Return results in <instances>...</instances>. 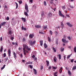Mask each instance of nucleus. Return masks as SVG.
<instances>
[{
    "mask_svg": "<svg viewBox=\"0 0 76 76\" xmlns=\"http://www.w3.org/2000/svg\"><path fill=\"white\" fill-rule=\"evenodd\" d=\"M57 74V72H55L54 73V75L55 76V75H56Z\"/></svg>",
    "mask_w": 76,
    "mask_h": 76,
    "instance_id": "obj_49",
    "label": "nucleus"
},
{
    "mask_svg": "<svg viewBox=\"0 0 76 76\" xmlns=\"http://www.w3.org/2000/svg\"><path fill=\"white\" fill-rule=\"evenodd\" d=\"M62 70L61 69H59V72L60 73H61L62 72Z\"/></svg>",
    "mask_w": 76,
    "mask_h": 76,
    "instance_id": "obj_47",
    "label": "nucleus"
},
{
    "mask_svg": "<svg viewBox=\"0 0 76 76\" xmlns=\"http://www.w3.org/2000/svg\"><path fill=\"white\" fill-rule=\"evenodd\" d=\"M25 9L26 10V12L28 13L29 12V10H28V6L27 4H25Z\"/></svg>",
    "mask_w": 76,
    "mask_h": 76,
    "instance_id": "obj_1",
    "label": "nucleus"
},
{
    "mask_svg": "<svg viewBox=\"0 0 76 76\" xmlns=\"http://www.w3.org/2000/svg\"><path fill=\"white\" fill-rule=\"evenodd\" d=\"M6 23V22H4L3 23H1L0 24V28H1V26H3L4 24H5Z\"/></svg>",
    "mask_w": 76,
    "mask_h": 76,
    "instance_id": "obj_6",
    "label": "nucleus"
},
{
    "mask_svg": "<svg viewBox=\"0 0 76 76\" xmlns=\"http://www.w3.org/2000/svg\"><path fill=\"white\" fill-rule=\"evenodd\" d=\"M29 67H30L31 69H32V68H33V67L31 65H29Z\"/></svg>",
    "mask_w": 76,
    "mask_h": 76,
    "instance_id": "obj_45",
    "label": "nucleus"
},
{
    "mask_svg": "<svg viewBox=\"0 0 76 76\" xmlns=\"http://www.w3.org/2000/svg\"><path fill=\"white\" fill-rule=\"evenodd\" d=\"M51 41L50 38L49 37H48V41L50 42Z\"/></svg>",
    "mask_w": 76,
    "mask_h": 76,
    "instance_id": "obj_32",
    "label": "nucleus"
},
{
    "mask_svg": "<svg viewBox=\"0 0 76 76\" xmlns=\"http://www.w3.org/2000/svg\"><path fill=\"white\" fill-rule=\"evenodd\" d=\"M28 36V34H26L25 35V36L27 37Z\"/></svg>",
    "mask_w": 76,
    "mask_h": 76,
    "instance_id": "obj_57",
    "label": "nucleus"
},
{
    "mask_svg": "<svg viewBox=\"0 0 76 76\" xmlns=\"http://www.w3.org/2000/svg\"><path fill=\"white\" fill-rule=\"evenodd\" d=\"M52 14L50 12V13H49L48 14V16H49V18L51 17H52Z\"/></svg>",
    "mask_w": 76,
    "mask_h": 76,
    "instance_id": "obj_14",
    "label": "nucleus"
},
{
    "mask_svg": "<svg viewBox=\"0 0 76 76\" xmlns=\"http://www.w3.org/2000/svg\"><path fill=\"white\" fill-rule=\"evenodd\" d=\"M18 1L20 4H21L22 3V1L20 0L19 1Z\"/></svg>",
    "mask_w": 76,
    "mask_h": 76,
    "instance_id": "obj_35",
    "label": "nucleus"
},
{
    "mask_svg": "<svg viewBox=\"0 0 76 76\" xmlns=\"http://www.w3.org/2000/svg\"><path fill=\"white\" fill-rule=\"evenodd\" d=\"M59 14L60 16L63 17V18H64V15L62 14L60 10L59 11Z\"/></svg>",
    "mask_w": 76,
    "mask_h": 76,
    "instance_id": "obj_4",
    "label": "nucleus"
},
{
    "mask_svg": "<svg viewBox=\"0 0 76 76\" xmlns=\"http://www.w3.org/2000/svg\"><path fill=\"white\" fill-rule=\"evenodd\" d=\"M22 40H23V42H26V39L24 37L23 38Z\"/></svg>",
    "mask_w": 76,
    "mask_h": 76,
    "instance_id": "obj_25",
    "label": "nucleus"
},
{
    "mask_svg": "<svg viewBox=\"0 0 76 76\" xmlns=\"http://www.w3.org/2000/svg\"><path fill=\"white\" fill-rule=\"evenodd\" d=\"M62 9L63 10H64L66 9L65 5L63 6L62 7Z\"/></svg>",
    "mask_w": 76,
    "mask_h": 76,
    "instance_id": "obj_28",
    "label": "nucleus"
},
{
    "mask_svg": "<svg viewBox=\"0 0 76 76\" xmlns=\"http://www.w3.org/2000/svg\"><path fill=\"white\" fill-rule=\"evenodd\" d=\"M36 42L35 41H34L33 42V44H35V42Z\"/></svg>",
    "mask_w": 76,
    "mask_h": 76,
    "instance_id": "obj_55",
    "label": "nucleus"
},
{
    "mask_svg": "<svg viewBox=\"0 0 76 76\" xmlns=\"http://www.w3.org/2000/svg\"><path fill=\"white\" fill-rule=\"evenodd\" d=\"M66 36H64V39H66Z\"/></svg>",
    "mask_w": 76,
    "mask_h": 76,
    "instance_id": "obj_62",
    "label": "nucleus"
},
{
    "mask_svg": "<svg viewBox=\"0 0 76 76\" xmlns=\"http://www.w3.org/2000/svg\"><path fill=\"white\" fill-rule=\"evenodd\" d=\"M76 69V66L72 68V70H75Z\"/></svg>",
    "mask_w": 76,
    "mask_h": 76,
    "instance_id": "obj_42",
    "label": "nucleus"
},
{
    "mask_svg": "<svg viewBox=\"0 0 76 76\" xmlns=\"http://www.w3.org/2000/svg\"><path fill=\"white\" fill-rule=\"evenodd\" d=\"M71 55H72V54H71L70 55H68L67 56V59H68L69 58Z\"/></svg>",
    "mask_w": 76,
    "mask_h": 76,
    "instance_id": "obj_30",
    "label": "nucleus"
},
{
    "mask_svg": "<svg viewBox=\"0 0 76 76\" xmlns=\"http://www.w3.org/2000/svg\"><path fill=\"white\" fill-rule=\"evenodd\" d=\"M47 28V26H45V27H43V28L44 30H45V29H46Z\"/></svg>",
    "mask_w": 76,
    "mask_h": 76,
    "instance_id": "obj_37",
    "label": "nucleus"
},
{
    "mask_svg": "<svg viewBox=\"0 0 76 76\" xmlns=\"http://www.w3.org/2000/svg\"><path fill=\"white\" fill-rule=\"evenodd\" d=\"M34 34H30L29 37L31 38H33V37H34Z\"/></svg>",
    "mask_w": 76,
    "mask_h": 76,
    "instance_id": "obj_11",
    "label": "nucleus"
},
{
    "mask_svg": "<svg viewBox=\"0 0 76 76\" xmlns=\"http://www.w3.org/2000/svg\"><path fill=\"white\" fill-rule=\"evenodd\" d=\"M22 20L24 22H26V19L23 18H21Z\"/></svg>",
    "mask_w": 76,
    "mask_h": 76,
    "instance_id": "obj_15",
    "label": "nucleus"
},
{
    "mask_svg": "<svg viewBox=\"0 0 76 76\" xmlns=\"http://www.w3.org/2000/svg\"><path fill=\"white\" fill-rule=\"evenodd\" d=\"M44 5L45 6H46L47 5L46 2L45 1H44Z\"/></svg>",
    "mask_w": 76,
    "mask_h": 76,
    "instance_id": "obj_44",
    "label": "nucleus"
},
{
    "mask_svg": "<svg viewBox=\"0 0 76 76\" xmlns=\"http://www.w3.org/2000/svg\"><path fill=\"white\" fill-rule=\"evenodd\" d=\"M50 3L51 4H53V2L52 1H50Z\"/></svg>",
    "mask_w": 76,
    "mask_h": 76,
    "instance_id": "obj_64",
    "label": "nucleus"
},
{
    "mask_svg": "<svg viewBox=\"0 0 76 76\" xmlns=\"http://www.w3.org/2000/svg\"><path fill=\"white\" fill-rule=\"evenodd\" d=\"M21 28H22V30H24V27L22 26Z\"/></svg>",
    "mask_w": 76,
    "mask_h": 76,
    "instance_id": "obj_61",
    "label": "nucleus"
},
{
    "mask_svg": "<svg viewBox=\"0 0 76 76\" xmlns=\"http://www.w3.org/2000/svg\"><path fill=\"white\" fill-rule=\"evenodd\" d=\"M8 53L9 55V56L10 58V56H11V50L10 49H9L8 51Z\"/></svg>",
    "mask_w": 76,
    "mask_h": 76,
    "instance_id": "obj_7",
    "label": "nucleus"
},
{
    "mask_svg": "<svg viewBox=\"0 0 76 76\" xmlns=\"http://www.w3.org/2000/svg\"><path fill=\"white\" fill-rule=\"evenodd\" d=\"M52 49L53 50L54 52H56V50H55V49L53 47H52Z\"/></svg>",
    "mask_w": 76,
    "mask_h": 76,
    "instance_id": "obj_20",
    "label": "nucleus"
},
{
    "mask_svg": "<svg viewBox=\"0 0 76 76\" xmlns=\"http://www.w3.org/2000/svg\"><path fill=\"white\" fill-rule=\"evenodd\" d=\"M35 58V55H33L32 56V58Z\"/></svg>",
    "mask_w": 76,
    "mask_h": 76,
    "instance_id": "obj_60",
    "label": "nucleus"
},
{
    "mask_svg": "<svg viewBox=\"0 0 76 76\" xmlns=\"http://www.w3.org/2000/svg\"><path fill=\"white\" fill-rule=\"evenodd\" d=\"M24 14L26 16H28V15L27 12H25L24 13Z\"/></svg>",
    "mask_w": 76,
    "mask_h": 76,
    "instance_id": "obj_24",
    "label": "nucleus"
},
{
    "mask_svg": "<svg viewBox=\"0 0 76 76\" xmlns=\"http://www.w3.org/2000/svg\"><path fill=\"white\" fill-rule=\"evenodd\" d=\"M35 27L37 28H41V26H39V25H36L35 26Z\"/></svg>",
    "mask_w": 76,
    "mask_h": 76,
    "instance_id": "obj_9",
    "label": "nucleus"
},
{
    "mask_svg": "<svg viewBox=\"0 0 76 76\" xmlns=\"http://www.w3.org/2000/svg\"><path fill=\"white\" fill-rule=\"evenodd\" d=\"M49 33H50V35H52L53 33L50 30V31H49Z\"/></svg>",
    "mask_w": 76,
    "mask_h": 76,
    "instance_id": "obj_33",
    "label": "nucleus"
},
{
    "mask_svg": "<svg viewBox=\"0 0 76 76\" xmlns=\"http://www.w3.org/2000/svg\"><path fill=\"white\" fill-rule=\"evenodd\" d=\"M33 70H34V73L35 75H37V72L36 70L35 69H33Z\"/></svg>",
    "mask_w": 76,
    "mask_h": 76,
    "instance_id": "obj_18",
    "label": "nucleus"
},
{
    "mask_svg": "<svg viewBox=\"0 0 76 76\" xmlns=\"http://www.w3.org/2000/svg\"><path fill=\"white\" fill-rule=\"evenodd\" d=\"M13 55H14V58H15V59L17 57L16 56V54L15 52H14Z\"/></svg>",
    "mask_w": 76,
    "mask_h": 76,
    "instance_id": "obj_16",
    "label": "nucleus"
},
{
    "mask_svg": "<svg viewBox=\"0 0 76 76\" xmlns=\"http://www.w3.org/2000/svg\"><path fill=\"white\" fill-rule=\"evenodd\" d=\"M56 8H55L54 9H53V10L54 11H56Z\"/></svg>",
    "mask_w": 76,
    "mask_h": 76,
    "instance_id": "obj_63",
    "label": "nucleus"
},
{
    "mask_svg": "<svg viewBox=\"0 0 76 76\" xmlns=\"http://www.w3.org/2000/svg\"><path fill=\"white\" fill-rule=\"evenodd\" d=\"M25 47V49H26V50H27L28 51H30L31 50V48H28V46H27V45L26 44L24 45Z\"/></svg>",
    "mask_w": 76,
    "mask_h": 76,
    "instance_id": "obj_2",
    "label": "nucleus"
},
{
    "mask_svg": "<svg viewBox=\"0 0 76 76\" xmlns=\"http://www.w3.org/2000/svg\"><path fill=\"white\" fill-rule=\"evenodd\" d=\"M12 44L13 45H15L16 44V42H12Z\"/></svg>",
    "mask_w": 76,
    "mask_h": 76,
    "instance_id": "obj_52",
    "label": "nucleus"
},
{
    "mask_svg": "<svg viewBox=\"0 0 76 76\" xmlns=\"http://www.w3.org/2000/svg\"><path fill=\"white\" fill-rule=\"evenodd\" d=\"M74 59H71V62L72 63H73V61H74Z\"/></svg>",
    "mask_w": 76,
    "mask_h": 76,
    "instance_id": "obj_51",
    "label": "nucleus"
},
{
    "mask_svg": "<svg viewBox=\"0 0 76 76\" xmlns=\"http://www.w3.org/2000/svg\"><path fill=\"white\" fill-rule=\"evenodd\" d=\"M58 56H59V59L60 60L61 59V55L60 54H59Z\"/></svg>",
    "mask_w": 76,
    "mask_h": 76,
    "instance_id": "obj_34",
    "label": "nucleus"
},
{
    "mask_svg": "<svg viewBox=\"0 0 76 76\" xmlns=\"http://www.w3.org/2000/svg\"><path fill=\"white\" fill-rule=\"evenodd\" d=\"M33 1L32 0H29V2H32Z\"/></svg>",
    "mask_w": 76,
    "mask_h": 76,
    "instance_id": "obj_58",
    "label": "nucleus"
},
{
    "mask_svg": "<svg viewBox=\"0 0 76 76\" xmlns=\"http://www.w3.org/2000/svg\"><path fill=\"white\" fill-rule=\"evenodd\" d=\"M9 34H12V32L11 31H9Z\"/></svg>",
    "mask_w": 76,
    "mask_h": 76,
    "instance_id": "obj_46",
    "label": "nucleus"
},
{
    "mask_svg": "<svg viewBox=\"0 0 76 76\" xmlns=\"http://www.w3.org/2000/svg\"><path fill=\"white\" fill-rule=\"evenodd\" d=\"M70 8H72V9H73L74 8V7L72 6L71 5H70Z\"/></svg>",
    "mask_w": 76,
    "mask_h": 76,
    "instance_id": "obj_54",
    "label": "nucleus"
},
{
    "mask_svg": "<svg viewBox=\"0 0 76 76\" xmlns=\"http://www.w3.org/2000/svg\"><path fill=\"white\" fill-rule=\"evenodd\" d=\"M61 51L62 52H63L64 50V48H61Z\"/></svg>",
    "mask_w": 76,
    "mask_h": 76,
    "instance_id": "obj_31",
    "label": "nucleus"
},
{
    "mask_svg": "<svg viewBox=\"0 0 76 76\" xmlns=\"http://www.w3.org/2000/svg\"><path fill=\"white\" fill-rule=\"evenodd\" d=\"M53 60L54 62H56L57 61V59L56 57L54 56Z\"/></svg>",
    "mask_w": 76,
    "mask_h": 76,
    "instance_id": "obj_17",
    "label": "nucleus"
},
{
    "mask_svg": "<svg viewBox=\"0 0 76 76\" xmlns=\"http://www.w3.org/2000/svg\"><path fill=\"white\" fill-rule=\"evenodd\" d=\"M3 47H1V48H0V52H2V50H3Z\"/></svg>",
    "mask_w": 76,
    "mask_h": 76,
    "instance_id": "obj_38",
    "label": "nucleus"
},
{
    "mask_svg": "<svg viewBox=\"0 0 76 76\" xmlns=\"http://www.w3.org/2000/svg\"><path fill=\"white\" fill-rule=\"evenodd\" d=\"M43 69V66L41 65L40 69Z\"/></svg>",
    "mask_w": 76,
    "mask_h": 76,
    "instance_id": "obj_48",
    "label": "nucleus"
},
{
    "mask_svg": "<svg viewBox=\"0 0 76 76\" xmlns=\"http://www.w3.org/2000/svg\"><path fill=\"white\" fill-rule=\"evenodd\" d=\"M2 37H1L0 38V40L1 41H2Z\"/></svg>",
    "mask_w": 76,
    "mask_h": 76,
    "instance_id": "obj_59",
    "label": "nucleus"
},
{
    "mask_svg": "<svg viewBox=\"0 0 76 76\" xmlns=\"http://www.w3.org/2000/svg\"><path fill=\"white\" fill-rule=\"evenodd\" d=\"M42 42L43 41H42V40L40 42V44L41 46L42 45V44H43Z\"/></svg>",
    "mask_w": 76,
    "mask_h": 76,
    "instance_id": "obj_27",
    "label": "nucleus"
},
{
    "mask_svg": "<svg viewBox=\"0 0 76 76\" xmlns=\"http://www.w3.org/2000/svg\"><path fill=\"white\" fill-rule=\"evenodd\" d=\"M3 57L4 58L6 57V53H4V54H3Z\"/></svg>",
    "mask_w": 76,
    "mask_h": 76,
    "instance_id": "obj_39",
    "label": "nucleus"
},
{
    "mask_svg": "<svg viewBox=\"0 0 76 76\" xmlns=\"http://www.w3.org/2000/svg\"><path fill=\"white\" fill-rule=\"evenodd\" d=\"M7 20H9V17H7L6 18Z\"/></svg>",
    "mask_w": 76,
    "mask_h": 76,
    "instance_id": "obj_50",
    "label": "nucleus"
},
{
    "mask_svg": "<svg viewBox=\"0 0 76 76\" xmlns=\"http://www.w3.org/2000/svg\"><path fill=\"white\" fill-rule=\"evenodd\" d=\"M10 39H11L12 40L14 39V37H12L10 38Z\"/></svg>",
    "mask_w": 76,
    "mask_h": 76,
    "instance_id": "obj_56",
    "label": "nucleus"
},
{
    "mask_svg": "<svg viewBox=\"0 0 76 76\" xmlns=\"http://www.w3.org/2000/svg\"><path fill=\"white\" fill-rule=\"evenodd\" d=\"M66 16L67 17L69 18L70 16L69 15H67V14H66Z\"/></svg>",
    "mask_w": 76,
    "mask_h": 76,
    "instance_id": "obj_43",
    "label": "nucleus"
},
{
    "mask_svg": "<svg viewBox=\"0 0 76 76\" xmlns=\"http://www.w3.org/2000/svg\"><path fill=\"white\" fill-rule=\"evenodd\" d=\"M23 53H24V55H26V53L25 52L26 50H25V44L23 45Z\"/></svg>",
    "mask_w": 76,
    "mask_h": 76,
    "instance_id": "obj_3",
    "label": "nucleus"
},
{
    "mask_svg": "<svg viewBox=\"0 0 76 76\" xmlns=\"http://www.w3.org/2000/svg\"><path fill=\"white\" fill-rule=\"evenodd\" d=\"M61 27L62 29L64 28V24L63 23V22H61Z\"/></svg>",
    "mask_w": 76,
    "mask_h": 76,
    "instance_id": "obj_12",
    "label": "nucleus"
},
{
    "mask_svg": "<svg viewBox=\"0 0 76 76\" xmlns=\"http://www.w3.org/2000/svg\"><path fill=\"white\" fill-rule=\"evenodd\" d=\"M15 4H16V9H18V3L16 2H15Z\"/></svg>",
    "mask_w": 76,
    "mask_h": 76,
    "instance_id": "obj_22",
    "label": "nucleus"
},
{
    "mask_svg": "<svg viewBox=\"0 0 76 76\" xmlns=\"http://www.w3.org/2000/svg\"><path fill=\"white\" fill-rule=\"evenodd\" d=\"M28 43L31 46H32V45L33 44V42H32V40H29V41Z\"/></svg>",
    "mask_w": 76,
    "mask_h": 76,
    "instance_id": "obj_8",
    "label": "nucleus"
},
{
    "mask_svg": "<svg viewBox=\"0 0 76 76\" xmlns=\"http://www.w3.org/2000/svg\"><path fill=\"white\" fill-rule=\"evenodd\" d=\"M56 45H58V40L57 39L56 41Z\"/></svg>",
    "mask_w": 76,
    "mask_h": 76,
    "instance_id": "obj_26",
    "label": "nucleus"
},
{
    "mask_svg": "<svg viewBox=\"0 0 76 76\" xmlns=\"http://www.w3.org/2000/svg\"><path fill=\"white\" fill-rule=\"evenodd\" d=\"M74 51L76 53V47H75L74 49Z\"/></svg>",
    "mask_w": 76,
    "mask_h": 76,
    "instance_id": "obj_41",
    "label": "nucleus"
},
{
    "mask_svg": "<svg viewBox=\"0 0 76 76\" xmlns=\"http://www.w3.org/2000/svg\"><path fill=\"white\" fill-rule=\"evenodd\" d=\"M8 57H6V58H5V59H4V61L5 62H6L7 60H8Z\"/></svg>",
    "mask_w": 76,
    "mask_h": 76,
    "instance_id": "obj_13",
    "label": "nucleus"
},
{
    "mask_svg": "<svg viewBox=\"0 0 76 76\" xmlns=\"http://www.w3.org/2000/svg\"><path fill=\"white\" fill-rule=\"evenodd\" d=\"M55 34L57 35L58 34V32L57 31H55Z\"/></svg>",
    "mask_w": 76,
    "mask_h": 76,
    "instance_id": "obj_53",
    "label": "nucleus"
},
{
    "mask_svg": "<svg viewBox=\"0 0 76 76\" xmlns=\"http://www.w3.org/2000/svg\"><path fill=\"white\" fill-rule=\"evenodd\" d=\"M26 64H32V62H31L30 61H29L28 62L26 63Z\"/></svg>",
    "mask_w": 76,
    "mask_h": 76,
    "instance_id": "obj_21",
    "label": "nucleus"
},
{
    "mask_svg": "<svg viewBox=\"0 0 76 76\" xmlns=\"http://www.w3.org/2000/svg\"><path fill=\"white\" fill-rule=\"evenodd\" d=\"M68 39L70 40H72V39L70 37H67Z\"/></svg>",
    "mask_w": 76,
    "mask_h": 76,
    "instance_id": "obj_29",
    "label": "nucleus"
},
{
    "mask_svg": "<svg viewBox=\"0 0 76 76\" xmlns=\"http://www.w3.org/2000/svg\"><path fill=\"white\" fill-rule=\"evenodd\" d=\"M66 24L69 26L70 27H72V25L69 22H67Z\"/></svg>",
    "mask_w": 76,
    "mask_h": 76,
    "instance_id": "obj_10",
    "label": "nucleus"
},
{
    "mask_svg": "<svg viewBox=\"0 0 76 76\" xmlns=\"http://www.w3.org/2000/svg\"><path fill=\"white\" fill-rule=\"evenodd\" d=\"M68 73L69 74V75H71V72L69 71H68Z\"/></svg>",
    "mask_w": 76,
    "mask_h": 76,
    "instance_id": "obj_40",
    "label": "nucleus"
},
{
    "mask_svg": "<svg viewBox=\"0 0 76 76\" xmlns=\"http://www.w3.org/2000/svg\"><path fill=\"white\" fill-rule=\"evenodd\" d=\"M46 62L47 63V66H48L49 65V61H46Z\"/></svg>",
    "mask_w": 76,
    "mask_h": 76,
    "instance_id": "obj_23",
    "label": "nucleus"
},
{
    "mask_svg": "<svg viewBox=\"0 0 76 76\" xmlns=\"http://www.w3.org/2000/svg\"><path fill=\"white\" fill-rule=\"evenodd\" d=\"M44 15V12L42 11V13H41V15L42 17H43V16Z\"/></svg>",
    "mask_w": 76,
    "mask_h": 76,
    "instance_id": "obj_36",
    "label": "nucleus"
},
{
    "mask_svg": "<svg viewBox=\"0 0 76 76\" xmlns=\"http://www.w3.org/2000/svg\"><path fill=\"white\" fill-rule=\"evenodd\" d=\"M62 42H64V43H67L68 42V41H66V39H62Z\"/></svg>",
    "mask_w": 76,
    "mask_h": 76,
    "instance_id": "obj_5",
    "label": "nucleus"
},
{
    "mask_svg": "<svg viewBox=\"0 0 76 76\" xmlns=\"http://www.w3.org/2000/svg\"><path fill=\"white\" fill-rule=\"evenodd\" d=\"M44 46L45 48L46 49L48 47V46L46 43H45L44 44Z\"/></svg>",
    "mask_w": 76,
    "mask_h": 76,
    "instance_id": "obj_19",
    "label": "nucleus"
}]
</instances>
